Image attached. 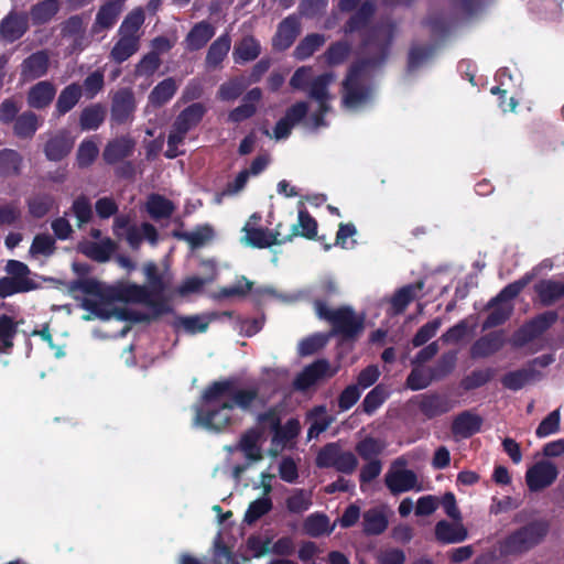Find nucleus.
Listing matches in <instances>:
<instances>
[{
	"instance_id": "1",
	"label": "nucleus",
	"mask_w": 564,
	"mask_h": 564,
	"mask_svg": "<svg viewBox=\"0 0 564 564\" xmlns=\"http://www.w3.org/2000/svg\"><path fill=\"white\" fill-rule=\"evenodd\" d=\"M234 377L213 381L202 393V404L195 406L194 422L210 431L223 432L231 424L230 412L235 408L247 411L259 397V389H240Z\"/></svg>"
},
{
	"instance_id": "2",
	"label": "nucleus",
	"mask_w": 564,
	"mask_h": 564,
	"mask_svg": "<svg viewBox=\"0 0 564 564\" xmlns=\"http://www.w3.org/2000/svg\"><path fill=\"white\" fill-rule=\"evenodd\" d=\"M365 50L368 54H371V58L365 67L355 64V109L366 106L371 100L372 88L368 85H361L360 80L364 74L368 75L370 69L382 62L386 56L384 35H382L381 30L373 32L367 41Z\"/></svg>"
},
{
	"instance_id": "3",
	"label": "nucleus",
	"mask_w": 564,
	"mask_h": 564,
	"mask_svg": "<svg viewBox=\"0 0 564 564\" xmlns=\"http://www.w3.org/2000/svg\"><path fill=\"white\" fill-rule=\"evenodd\" d=\"M7 276L0 278V299H7L18 293H26L39 288L31 279V270L24 262L10 259L4 265Z\"/></svg>"
},
{
	"instance_id": "4",
	"label": "nucleus",
	"mask_w": 564,
	"mask_h": 564,
	"mask_svg": "<svg viewBox=\"0 0 564 564\" xmlns=\"http://www.w3.org/2000/svg\"><path fill=\"white\" fill-rule=\"evenodd\" d=\"M550 530L546 520H536L522 527L502 544V552L506 554L525 552L543 541Z\"/></svg>"
},
{
	"instance_id": "5",
	"label": "nucleus",
	"mask_w": 564,
	"mask_h": 564,
	"mask_svg": "<svg viewBox=\"0 0 564 564\" xmlns=\"http://www.w3.org/2000/svg\"><path fill=\"white\" fill-rule=\"evenodd\" d=\"M314 306L318 318L332 325V329L326 333L329 338L341 336L345 340L352 339V307L333 310L323 300H315Z\"/></svg>"
},
{
	"instance_id": "6",
	"label": "nucleus",
	"mask_w": 564,
	"mask_h": 564,
	"mask_svg": "<svg viewBox=\"0 0 564 564\" xmlns=\"http://www.w3.org/2000/svg\"><path fill=\"white\" fill-rule=\"evenodd\" d=\"M387 488L392 495H400L411 490H421L416 474L404 467L402 460H397L384 477Z\"/></svg>"
},
{
	"instance_id": "7",
	"label": "nucleus",
	"mask_w": 564,
	"mask_h": 564,
	"mask_svg": "<svg viewBox=\"0 0 564 564\" xmlns=\"http://www.w3.org/2000/svg\"><path fill=\"white\" fill-rule=\"evenodd\" d=\"M137 110L135 96L130 87L119 88L111 97V122L121 126L131 122Z\"/></svg>"
},
{
	"instance_id": "8",
	"label": "nucleus",
	"mask_w": 564,
	"mask_h": 564,
	"mask_svg": "<svg viewBox=\"0 0 564 564\" xmlns=\"http://www.w3.org/2000/svg\"><path fill=\"white\" fill-rule=\"evenodd\" d=\"M557 475V468L552 462L540 460L527 470L525 481L531 491H540L551 486Z\"/></svg>"
},
{
	"instance_id": "9",
	"label": "nucleus",
	"mask_w": 564,
	"mask_h": 564,
	"mask_svg": "<svg viewBox=\"0 0 564 564\" xmlns=\"http://www.w3.org/2000/svg\"><path fill=\"white\" fill-rule=\"evenodd\" d=\"M301 33V21L297 14H290L284 18L276 28L272 37L274 51L284 52L290 48Z\"/></svg>"
},
{
	"instance_id": "10",
	"label": "nucleus",
	"mask_w": 564,
	"mask_h": 564,
	"mask_svg": "<svg viewBox=\"0 0 564 564\" xmlns=\"http://www.w3.org/2000/svg\"><path fill=\"white\" fill-rule=\"evenodd\" d=\"M29 30V14L24 11H10L0 21V36L8 43L20 40Z\"/></svg>"
},
{
	"instance_id": "11",
	"label": "nucleus",
	"mask_w": 564,
	"mask_h": 564,
	"mask_svg": "<svg viewBox=\"0 0 564 564\" xmlns=\"http://www.w3.org/2000/svg\"><path fill=\"white\" fill-rule=\"evenodd\" d=\"M50 68V55L46 50L36 51L25 57L20 65L22 82H33L44 77Z\"/></svg>"
},
{
	"instance_id": "12",
	"label": "nucleus",
	"mask_w": 564,
	"mask_h": 564,
	"mask_svg": "<svg viewBox=\"0 0 564 564\" xmlns=\"http://www.w3.org/2000/svg\"><path fill=\"white\" fill-rule=\"evenodd\" d=\"M149 292L145 285L120 284L107 289L106 301L144 304L148 301Z\"/></svg>"
},
{
	"instance_id": "13",
	"label": "nucleus",
	"mask_w": 564,
	"mask_h": 564,
	"mask_svg": "<svg viewBox=\"0 0 564 564\" xmlns=\"http://www.w3.org/2000/svg\"><path fill=\"white\" fill-rule=\"evenodd\" d=\"M557 321V314L553 311L545 312L523 326L514 336V344L522 345L527 340L542 334Z\"/></svg>"
},
{
	"instance_id": "14",
	"label": "nucleus",
	"mask_w": 564,
	"mask_h": 564,
	"mask_svg": "<svg viewBox=\"0 0 564 564\" xmlns=\"http://www.w3.org/2000/svg\"><path fill=\"white\" fill-rule=\"evenodd\" d=\"M282 224H279L273 230L263 228H246V241L249 246L264 249L274 245L285 243L282 231Z\"/></svg>"
},
{
	"instance_id": "15",
	"label": "nucleus",
	"mask_w": 564,
	"mask_h": 564,
	"mask_svg": "<svg viewBox=\"0 0 564 564\" xmlns=\"http://www.w3.org/2000/svg\"><path fill=\"white\" fill-rule=\"evenodd\" d=\"M329 364L325 359H318L297 373L293 381V387L297 391H306L313 387L318 380L325 377Z\"/></svg>"
},
{
	"instance_id": "16",
	"label": "nucleus",
	"mask_w": 564,
	"mask_h": 564,
	"mask_svg": "<svg viewBox=\"0 0 564 564\" xmlns=\"http://www.w3.org/2000/svg\"><path fill=\"white\" fill-rule=\"evenodd\" d=\"M123 1L124 0H108L100 6L93 24V32L98 33L111 29L122 11Z\"/></svg>"
},
{
	"instance_id": "17",
	"label": "nucleus",
	"mask_w": 564,
	"mask_h": 564,
	"mask_svg": "<svg viewBox=\"0 0 564 564\" xmlns=\"http://www.w3.org/2000/svg\"><path fill=\"white\" fill-rule=\"evenodd\" d=\"M135 143L129 137H120L109 141L102 152V159L107 164H116L132 155Z\"/></svg>"
},
{
	"instance_id": "18",
	"label": "nucleus",
	"mask_w": 564,
	"mask_h": 564,
	"mask_svg": "<svg viewBox=\"0 0 564 564\" xmlns=\"http://www.w3.org/2000/svg\"><path fill=\"white\" fill-rule=\"evenodd\" d=\"M56 95V88L53 83L48 80H41L30 87L26 94V101L30 108L45 109L47 108Z\"/></svg>"
},
{
	"instance_id": "19",
	"label": "nucleus",
	"mask_w": 564,
	"mask_h": 564,
	"mask_svg": "<svg viewBox=\"0 0 564 564\" xmlns=\"http://www.w3.org/2000/svg\"><path fill=\"white\" fill-rule=\"evenodd\" d=\"M116 250L117 243L109 237L104 238L98 242L86 241L79 245L80 253L98 263L109 261Z\"/></svg>"
},
{
	"instance_id": "20",
	"label": "nucleus",
	"mask_w": 564,
	"mask_h": 564,
	"mask_svg": "<svg viewBox=\"0 0 564 564\" xmlns=\"http://www.w3.org/2000/svg\"><path fill=\"white\" fill-rule=\"evenodd\" d=\"M207 108L202 102H194L184 108L175 118L173 127L180 132H188L199 124L203 120Z\"/></svg>"
},
{
	"instance_id": "21",
	"label": "nucleus",
	"mask_w": 564,
	"mask_h": 564,
	"mask_svg": "<svg viewBox=\"0 0 564 564\" xmlns=\"http://www.w3.org/2000/svg\"><path fill=\"white\" fill-rule=\"evenodd\" d=\"M74 147V141L66 132H58L50 138L44 145V154L48 161L58 162L66 158Z\"/></svg>"
},
{
	"instance_id": "22",
	"label": "nucleus",
	"mask_w": 564,
	"mask_h": 564,
	"mask_svg": "<svg viewBox=\"0 0 564 564\" xmlns=\"http://www.w3.org/2000/svg\"><path fill=\"white\" fill-rule=\"evenodd\" d=\"M149 308H151V314L143 313H130L131 321L134 322H151L158 319L164 314H169L173 312L172 306L169 304V301L161 294L154 295L149 292L148 301L144 302Z\"/></svg>"
},
{
	"instance_id": "23",
	"label": "nucleus",
	"mask_w": 564,
	"mask_h": 564,
	"mask_svg": "<svg viewBox=\"0 0 564 564\" xmlns=\"http://www.w3.org/2000/svg\"><path fill=\"white\" fill-rule=\"evenodd\" d=\"M202 265L207 267L209 269V274L205 278L196 275L186 278L177 288V293L181 296H186L192 293H198L206 284H209L216 280L218 272L215 263L210 260H204L202 261Z\"/></svg>"
},
{
	"instance_id": "24",
	"label": "nucleus",
	"mask_w": 564,
	"mask_h": 564,
	"mask_svg": "<svg viewBox=\"0 0 564 564\" xmlns=\"http://www.w3.org/2000/svg\"><path fill=\"white\" fill-rule=\"evenodd\" d=\"M260 54V42L253 35H245L235 44L232 58L236 64H245L257 59Z\"/></svg>"
},
{
	"instance_id": "25",
	"label": "nucleus",
	"mask_w": 564,
	"mask_h": 564,
	"mask_svg": "<svg viewBox=\"0 0 564 564\" xmlns=\"http://www.w3.org/2000/svg\"><path fill=\"white\" fill-rule=\"evenodd\" d=\"M317 235V221L305 209L299 210L297 224L292 225L288 235L283 236L285 243L293 240V238L301 236L306 239H314Z\"/></svg>"
},
{
	"instance_id": "26",
	"label": "nucleus",
	"mask_w": 564,
	"mask_h": 564,
	"mask_svg": "<svg viewBox=\"0 0 564 564\" xmlns=\"http://www.w3.org/2000/svg\"><path fill=\"white\" fill-rule=\"evenodd\" d=\"M333 80V73H323L313 78L308 86V96L318 102L321 110H330L328 86Z\"/></svg>"
},
{
	"instance_id": "27",
	"label": "nucleus",
	"mask_w": 564,
	"mask_h": 564,
	"mask_svg": "<svg viewBox=\"0 0 564 564\" xmlns=\"http://www.w3.org/2000/svg\"><path fill=\"white\" fill-rule=\"evenodd\" d=\"M82 96L83 90L78 83H72L64 87L57 97L54 115L57 118L65 116L79 102Z\"/></svg>"
},
{
	"instance_id": "28",
	"label": "nucleus",
	"mask_w": 564,
	"mask_h": 564,
	"mask_svg": "<svg viewBox=\"0 0 564 564\" xmlns=\"http://www.w3.org/2000/svg\"><path fill=\"white\" fill-rule=\"evenodd\" d=\"M231 46V37L228 32L218 36L208 47L205 63L207 68L215 69L221 65L227 57Z\"/></svg>"
},
{
	"instance_id": "29",
	"label": "nucleus",
	"mask_w": 564,
	"mask_h": 564,
	"mask_svg": "<svg viewBox=\"0 0 564 564\" xmlns=\"http://www.w3.org/2000/svg\"><path fill=\"white\" fill-rule=\"evenodd\" d=\"M41 127L40 117L32 110L19 115L12 126L13 134L21 140H31Z\"/></svg>"
},
{
	"instance_id": "30",
	"label": "nucleus",
	"mask_w": 564,
	"mask_h": 564,
	"mask_svg": "<svg viewBox=\"0 0 564 564\" xmlns=\"http://www.w3.org/2000/svg\"><path fill=\"white\" fill-rule=\"evenodd\" d=\"M145 21L144 10L141 7L131 10L118 29V36H124L135 41L141 40L140 29Z\"/></svg>"
},
{
	"instance_id": "31",
	"label": "nucleus",
	"mask_w": 564,
	"mask_h": 564,
	"mask_svg": "<svg viewBox=\"0 0 564 564\" xmlns=\"http://www.w3.org/2000/svg\"><path fill=\"white\" fill-rule=\"evenodd\" d=\"M215 35V28L207 21L196 23L186 35V44L189 51H198Z\"/></svg>"
},
{
	"instance_id": "32",
	"label": "nucleus",
	"mask_w": 564,
	"mask_h": 564,
	"mask_svg": "<svg viewBox=\"0 0 564 564\" xmlns=\"http://www.w3.org/2000/svg\"><path fill=\"white\" fill-rule=\"evenodd\" d=\"M178 85L173 77H167L156 84L149 94V104L154 108L166 105L176 94Z\"/></svg>"
},
{
	"instance_id": "33",
	"label": "nucleus",
	"mask_w": 564,
	"mask_h": 564,
	"mask_svg": "<svg viewBox=\"0 0 564 564\" xmlns=\"http://www.w3.org/2000/svg\"><path fill=\"white\" fill-rule=\"evenodd\" d=\"M172 236L178 240L188 242L192 250L200 248L206 242L213 239L214 229L210 225H199L194 231L174 230Z\"/></svg>"
},
{
	"instance_id": "34",
	"label": "nucleus",
	"mask_w": 564,
	"mask_h": 564,
	"mask_svg": "<svg viewBox=\"0 0 564 564\" xmlns=\"http://www.w3.org/2000/svg\"><path fill=\"white\" fill-rule=\"evenodd\" d=\"M59 11L58 0H41L30 9L29 20L32 24L40 26L50 22Z\"/></svg>"
},
{
	"instance_id": "35",
	"label": "nucleus",
	"mask_w": 564,
	"mask_h": 564,
	"mask_svg": "<svg viewBox=\"0 0 564 564\" xmlns=\"http://www.w3.org/2000/svg\"><path fill=\"white\" fill-rule=\"evenodd\" d=\"M19 324L14 317L0 315V355H8L14 347V339L18 335Z\"/></svg>"
},
{
	"instance_id": "36",
	"label": "nucleus",
	"mask_w": 564,
	"mask_h": 564,
	"mask_svg": "<svg viewBox=\"0 0 564 564\" xmlns=\"http://www.w3.org/2000/svg\"><path fill=\"white\" fill-rule=\"evenodd\" d=\"M505 343L501 333H491L478 339L471 347L470 354L474 358L488 357L498 351Z\"/></svg>"
},
{
	"instance_id": "37",
	"label": "nucleus",
	"mask_w": 564,
	"mask_h": 564,
	"mask_svg": "<svg viewBox=\"0 0 564 564\" xmlns=\"http://www.w3.org/2000/svg\"><path fill=\"white\" fill-rule=\"evenodd\" d=\"M248 86L249 83L245 76H234L219 86L217 99L226 102L235 101L245 93Z\"/></svg>"
},
{
	"instance_id": "38",
	"label": "nucleus",
	"mask_w": 564,
	"mask_h": 564,
	"mask_svg": "<svg viewBox=\"0 0 564 564\" xmlns=\"http://www.w3.org/2000/svg\"><path fill=\"white\" fill-rule=\"evenodd\" d=\"M106 107L98 102L85 107L79 116V126L84 131L97 130L105 121Z\"/></svg>"
},
{
	"instance_id": "39",
	"label": "nucleus",
	"mask_w": 564,
	"mask_h": 564,
	"mask_svg": "<svg viewBox=\"0 0 564 564\" xmlns=\"http://www.w3.org/2000/svg\"><path fill=\"white\" fill-rule=\"evenodd\" d=\"M23 164V156L13 149L0 150V176H19Z\"/></svg>"
},
{
	"instance_id": "40",
	"label": "nucleus",
	"mask_w": 564,
	"mask_h": 564,
	"mask_svg": "<svg viewBox=\"0 0 564 564\" xmlns=\"http://www.w3.org/2000/svg\"><path fill=\"white\" fill-rule=\"evenodd\" d=\"M82 307L102 321H108L113 316L121 321L131 319L130 313L127 310L108 308L105 303H99L90 299H84Z\"/></svg>"
},
{
	"instance_id": "41",
	"label": "nucleus",
	"mask_w": 564,
	"mask_h": 564,
	"mask_svg": "<svg viewBox=\"0 0 564 564\" xmlns=\"http://www.w3.org/2000/svg\"><path fill=\"white\" fill-rule=\"evenodd\" d=\"M435 535L437 540L443 543H457L467 538V531L459 520L453 524L446 521H440L435 528Z\"/></svg>"
},
{
	"instance_id": "42",
	"label": "nucleus",
	"mask_w": 564,
	"mask_h": 564,
	"mask_svg": "<svg viewBox=\"0 0 564 564\" xmlns=\"http://www.w3.org/2000/svg\"><path fill=\"white\" fill-rule=\"evenodd\" d=\"M480 425L481 419L478 415L464 412L454 420L452 431L456 436L466 438L477 433Z\"/></svg>"
},
{
	"instance_id": "43",
	"label": "nucleus",
	"mask_w": 564,
	"mask_h": 564,
	"mask_svg": "<svg viewBox=\"0 0 564 564\" xmlns=\"http://www.w3.org/2000/svg\"><path fill=\"white\" fill-rule=\"evenodd\" d=\"M326 42V37L319 33H311L304 36L296 45L293 56L297 61H305L310 58L316 51H318Z\"/></svg>"
},
{
	"instance_id": "44",
	"label": "nucleus",
	"mask_w": 564,
	"mask_h": 564,
	"mask_svg": "<svg viewBox=\"0 0 564 564\" xmlns=\"http://www.w3.org/2000/svg\"><path fill=\"white\" fill-rule=\"evenodd\" d=\"M261 433L257 429H249L240 437L239 449L251 462L262 459L261 448L258 445Z\"/></svg>"
},
{
	"instance_id": "45",
	"label": "nucleus",
	"mask_w": 564,
	"mask_h": 564,
	"mask_svg": "<svg viewBox=\"0 0 564 564\" xmlns=\"http://www.w3.org/2000/svg\"><path fill=\"white\" fill-rule=\"evenodd\" d=\"M147 210L153 219L159 220L171 217L175 206L172 200L163 195L151 194L147 202Z\"/></svg>"
},
{
	"instance_id": "46",
	"label": "nucleus",
	"mask_w": 564,
	"mask_h": 564,
	"mask_svg": "<svg viewBox=\"0 0 564 564\" xmlns=\"http://www.w3.org/2000/svg\"><path fill=\"white\" fill-rule=\"evenodd\" d=\"M140 48V41L119 36L118 41L112 46L109 58L116 64H122L134 55Z\"/></svg>"
},
{
	"instance_id": "47",
	"label": "nucleus",
	"mask_w": 564,
	"mask_h": 564,
	"mask_svg": "<svg viewBox=\"0 0 564 564\" xmlns=\"http://www.w3.org/2000/svg\"><path fill=\"white\" fill-rule=\"evenodd\" d=\"M421 412L427 417H435L451 410L449 402L440 395H422L419 401Z\"/></svg>"
},
{
	"instance_id": "48",
	"label": "nucleus",
	"mask_w": 564,
	"mask_h": 564,
	"mask_svg": "<svg viewBox=\"0 0 564 564\" xmlns=\"http://www.w3.org/2000/svg\"><path fill=\"white\" fill-rule=\"evenodd\" d=\"M421 282L409 284L401 288L391 299V310L393 314L402 313L411 301H413L417 293L422 290Z\"/></svg>"
},
{
	"instance_id": "49",
	"label": "nucleus",
	"mask_w": 564,
	"mask_h": 564,
	"mask_svg": "<svg viewBox=\"0 0 564 564\" xmlns=\"http://www.w3.org/2000/svg\"><path fill=\"white\" fill-rule=\"evenodd\" d=\"M303 529L307 535L318 538L329 534L334 528L329 525V519L326 514L316 512L305 519Z\"/></svg>"
},
{
	"instance_id": "50",
	"label": "nucleus",
	"mask_w": 564,
	"mask_h": 564,
	"mask_svg": "<svg viewBox=\"0 0 564 564\" xmlns=\"http://www.w3.org/2000/svg\"><path fill=\"white\" fill-rule=\"evenodd\" d=\"M388 527L384 508H373L364 514V529L369 534H380Z\"/></svg>"
},
{
	"instance_id": "51",
	"label": "nucleus",
	"mask_w": 564,
	"mask_h": 564,
	"mask_svg": "<svg viewBox=\"0 0 564 564\" xmlns=\"http://www.w3.org/2000/svg\"><path fill=\"white\" fill-rule=\"evenodd\" d=\"M540 300L544 304H551L564 295V282L545 280L535 286Z\"/></svg>"
},
{
	"instance_id": "52",
	"label": "nucleus",
	"mask_w": 564,
	"mask_h": 564,
	"mask_svg": "<svg viewBox=\"0 0 564 564\" xmlns=\"http://www.w3.org/2000/svg\"><path fill=\"white\" fill-rule=\"evenodd\" d=\"M540 379V376L534 373L529 368L520 369L517 371L509 372L505 376L502 382L505 387L511 390H519L524 386L534 382Z\"/></svg>"
},
{
	"instance_id": "53",
	"label": "nucleus",
	"mask_w": 564,
	"mask_h": 564,
	"mask_svg": "<svg viewBox=\"0 0 564 564\" xmlns=\"http://www.w3.org/2000/svg\"><path fill=\"white\" fill-rule=\"evenodd\" d=\"M273 508V503L270 497H261L249 503V507L245 513L243 522L247 524H253L264 514L269 513Z\"/></svg>"
},
{
	"instance_id": "54",
	"label": "nucleus",
	"mask_w": 564,
	"mask_h": 564,
	"mask_svg": "<svg viewBox=\"0 0 564 564\" xmlns=\"http://www.w3.org/2000/svg\"><path fill=\"white\" fill-rule=\"evenodd\" d=\"M310 416L313 417V422L307 431V437H317L321 433L326 431L332 423V417L327 415L326 408L324 405L315 406Z\"/></svg>"
},
{
	"instance_id": "55",
	"label": "nucleus",
	"mask_w": 564,
	"mask_h": 564,
	"mask_svg": "<svg viewBox=\"0 0 564 564\" xmlns=\"http://www.w3.org/2000/svg\"><path fill=\"white\" fill-rule=\"evenodd\" d=\"M329 339V335L326 333H315L300 343L299 354L301 356H311L324 348Z\"/></svg>"
},
{
	"instance_id": "56",
	"label": "nucleus",
	"mask_w": 564,
	"mask_h": 564,
	"mask_svg": "<svg viewBox=\"0 0 564 564\" xmlns=\"http://www.w3.org/2000/svg\"><path fill=\"white\" fill-rule=\"evenodd\" d=\"M149 291L154 295H161L166 290V284L162 274L159 272L158 265L154 262H148L143 268Z\"/></svg>"
},
{
	"instance_id": "57",
	"label": "nucleus",
	"mask_w": 564,
	"mask_h": 564,
	"mask_svg": "<svg viewBox=\"0 0 564 564\" xmlns=\"http://www.w3.org/2000/svg\"><path fill=\"white\" fill-rule=\"evenodd\" d=\"M82 90L83 95L87 99H94L105 86V75L100 69H96L90 73L83 82Z\"/></svg>"
},
{
	"instance_id": "58",
	"label": "nucleus",
	"mask_w": 564,
	"mask_h": 564,
	"mask_svg": "<svg viewBox=\"0 0 564 564\" xmlns=\"http://www.w3.org/2000/svg\"><path fill=\"white\" fill-rule=\"evenodd\" d=\"M54 198L51 195H36L28 200L29 213L33 218H43L53 208Z\"/></svg>"
},
{
	"instance_id": "59",
	"label": "nucleus",
	"mask_w": 564,
	"mask_h": 564,
	"mask_svg": "<svg viewBox=\"0 0 564 564\" xmlns=\"http://www.w3.org/2000/svg\"><path fill=\"white\" fill-rule=\"evenodd\" d=\"M492 311L484 324V328H489L503 323L511 314L512 305L508 302H498L497 297L492 301Z\"/></svg>"
},
{
	"instance_id": "60",
	"label": "nucleus",
	"mask_w": 564,
	"mask_h": 564,
	"mask_svg": "<svg viewBox=\"0 0 564 564\" xmlns=\"http://www.w3.org/2000/svg\"><path fill=\"white\" fill-rule=\"evenodd\" d=\"M99 149L91 140H84L77 150L76 161L80 169L90 166L97 159Z\"/></svg>"
},
{
	"instance_id": "61",
	"label": "nucleus",
	"mask_w": 564,
	"mask_h": 564,
	"mask_svg": "<svg viewBox=\"0 0 564 564\" xmlns=\"http://www.w3.org/2000/svg\"><path fill=\"white\" fill-rule=\"evenodd\" d=\"M161 66V58L158 52H149L142 56L134 68V75L139 76H152Z\"/></svg>"
},
{
	"instance_id": "62",
	"label": "nucleus",
	"mask_w": 564,
	"mask_h": 564,
	"mask_svg": "<svg viewBox=\"0 0 564 564\" xmlns=\"http://www.w3.org/2000/svg\"><path fill=\"white\" fill-rule=\"evenodd\" d=\"M328 0H301L297 7L299 17L315 19L325 13Z\"/></svg>"
},
{
	"instance_id": "63",
	"label": "nucleus",
	"mask_w": 564,
	"mask_h": 564,
	"mask_svg": "<svg viewBox=\"0 0 564 564\" xmlns=\"http://www.w3.org/2000/svg\"><path fill=\"white\" fill-rule=\"evenodd\" d=\"M72 212L79 227L89 223L93 218V207L89 198L85 195L76 197L72 204Z\"/></svg>"
},
{
	"instance_id": "64",
	"label": "nucleus",
	"mask_w": 564,
	"mask_h": 564,
	"mask_svg": "<svg viewBox=\"0 0 564 564\" xmlns=\"http://www.w3.org/2000/svg\"><path fill=\"white\" fill-rule=\"evenodd\" d=\"M253 286V282L248 280L245 275H241L237 279L234 285L224 286L219 289L218 297L220 299H229L235 296H246Z\"/></svg>"
}]
</instances>
